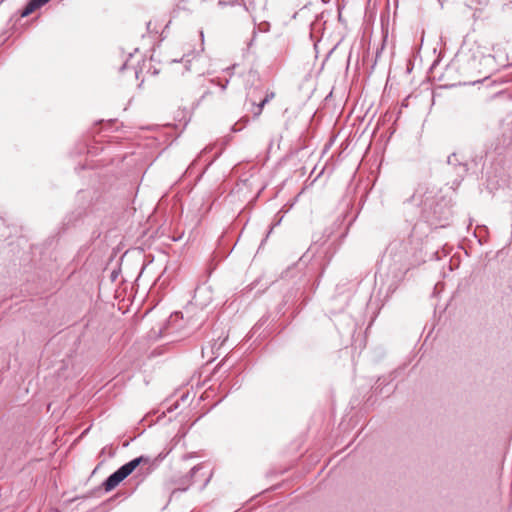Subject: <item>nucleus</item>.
<instances>
[{
    "label": "nucleus",
    "mask_w": 512,
    "mask_h": 512,
    "mask_svg": "<svg viewBox=\"0 0 512 512\" xmlns=\"http://www.w3.org/2000/svg\"><path fill=\"white\" fill-rule=\"evenodd\" d=\"M151 459L147 456L137 457L128 463L122 465L118 470L112 473L104 482L106 491H111L117 487L125 478H127L138 466L151 465Z\"/></svg>",
    "instance_id": "nucleus-1"
},
{
    "label": "nucleus",
    "mask_w": 512,
    "mask_h": 512,
    "mask_svg": "<svg viewBox=\"0 0 512 512\" xmlns=\"http://www.w3.org/2000/svg\"><path fill=\"white\" fill-rule=\"evenodd\" d=\"M50 0H30L26 7L24 8L22 12V16H28L32 12H34L36 9L40 8L41 6L45 5Z\"/></svg>",
    "instance_id": "nucleus-2"
},
{
    "label": "nucleus",
    "mask_w": 512,
    "mask_h": 512,
    "mask_svg": "<svg viewBox=\"0 0 512 512\" xmlns=\"http://www.w3.org/2000/svg\"><path fill=\"white\" fill-rule=\"evenodd\" d=\"M267 103H268V99L261 100L257 105L255 104V102H252V105L254 107V109L252 111L254 117H258L262 113V110Z\"/></svg>",
    "instance_id": "nucleus-3"
},
{
    "label": "nucleus",
    "mask_w": 512,
    "mask_h": 512,
    "mask_svg": "<svg viewBox=\"0 0 512 512\" xmlns=\"http://www.w3.org/2000/svg\"><path fill=\"white\" fill-rule=\"evenodd\" d=\"M275 97V93L274 92H267L264 99H268V103Z\"/></svg>",
    "instance_id": "nucleus-4"
},
{
    "label": "nucleus",
    "mask_w": 512,
    "mask_h": 512,
    "mask_svg": "<svg viewBox=\"0 0 512 512\" xmlns=\"http://www.w3.org/2000/svg\"><path fill=\"white\" fill-rule=\"evenodd\" d=\"M199 469H200V467H198V466L193 467L191 469V474L194 475Z\"/></svg>",
    "instance_id": "nucleus-5"
},
{
    "label": "nucleus",
    "mask_w": 512,
    "mask_h": 512,
    "mask_svg": "<svg viewBox=\"0 0 512 512\" xmlns=\"http://www.w3.org/2000/svg\"><path fill=\"white\" fill-rule=\"evenodd\" d=\"M226 4H227V3H226L225 1H222V0H219V1H218V5H220V6H224V5H226Z\"/></svg>",
    "instance_id": "nucleus-6"
},
{
    "label": "nucleus",
    "mask_w": 512,
    "mask_h": 512,
    "mask_svg": "<svg viewBox=\"0 0 512 512\" xmlns=\"http://www.w3.org/2000/svg\"><path fill=\"white\" fill-rule=\"evenodd\" d=\"M127 68V63H125L123 66H122V69H125Z\"/></svg>",
    "instance_id": "nucleus-7"
},
{
    "label": "nucleus",
    "mask_w": 512,
    "mask_h": 512,
    "mask_svg": "<svg viewBox=\"0 0 512 512\" xmlns=\"http://www.w3.org/2000/svg\"><path fill=\"white\" fill-rule=\"evenodd\" d=\"M238 0H231L230 3L233 4L235 2H237Z\"/></svg>",
    "instance_id": "nucleus-8"
}]
</instances>
